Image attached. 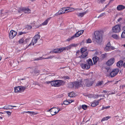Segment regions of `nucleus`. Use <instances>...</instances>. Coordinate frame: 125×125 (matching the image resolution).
<instances>
[{
	"label": "nucleus",
	"instance_id": "1",
	"mask_svg": "<svg viewBox=\"0 0 125 125\" xmlns=\"http://www.w3.org/2000/svg\"><path fill=\"white\" fill-rule=\"evenodd\" d=\"M94 35L95 39L94 41V42L95 44H100L102 40V33L99 31H96L94 32Z\"/></svg>",
	"mask_w": 125,
	"mask_h": 125
},
{
	"label": "nucleus",
	"instance_id": "2",
	"mask_svg": "<svg viewBox=\"0 0 125 125\" xmlns=\"http://www.w3.org/2000/svg\"><path fill=\"white\" fill-rule=\"evenodd\" d=\"M64 83V82L62 80H56L52 81L51 83V85L52 86L58 87L63 85Z\"/></svg>",
	"mask_w": 125,
	"mask_h": 125
},
{
	"label": "nucleus",
	"instance_id": "3",
	"mask_svg": "<svg viewBox=\"0 0 125 125\" xmlns=\"http://www.w3.org/2000/svg\"><path fill=\"white\" fill-rule=\"evenodd\" d=\"M41 104L40 100L36 99L33 98L32 100V108L33 109H36L35 107H36L38 105Z\"/></svg>",
	"mask_w": 125,
	"mask_h": 125
},
{
	"label": "nucleus",
	"instance_id": "4",
	"mask_svg": "<svg viewBox=\"0 0 125 125\" xmlns=\"http://www.w3.org/2000/svg\"><path fill=\"white\" fill-rule=\"evenodd\" d=\"M71 85L73 87L74 86H75V87H81L82 86H83V80H79L77 81L72 83Z\"/></svg>",
	"mask_w": 125,
	"mask_h": 125
},
{
	"label": "nucleus",
	"instance_id": "5",
	"mask_svg": "<svg viewBox=\"0 0 125 125\" xmlns=\"http://www.w3.org/2000/svg\"><path fill=\"white\" fill-rule=\"evenodd\" d=\"M83 86H86L89 87L92 85L93 82L87 79H86L83 80Z\"/></svg>",
	"mask_w": 125,
	"mask_h": 125
},
{
	"label": "nucleus",
	"instance_id": "6",
	"mask_svg": "<svg viewBox=\"0 0 125 125\" xmlns=\"http://www.w3.org/2000/svg\"><path fill=\"white\" fill-rule=\"evenodd\" d=\"M37 33L38 34L34 36L32 40V42L33 43L32 45H34V44L37 42L38 40L40 38V32H37Z\"/></svg>",
	"mask_w": 125,
	"mask_h": 125
},
{
	"label": "nucleus",
	"instance_id": "7",
	"mask_svg": "<svg viewBox=\"0 0 125 125\" xmlns=\"http://www.w3.org/2000/svg\"><path fill=\"white\" fill-rule=\"evenodd\" d=\"M26 88V86H19L15 88L14 91L15 92H22L24 91Z\"/></svg>",
	"mask_w": 125,
	"mask_h": 125
},
{
	"label": "nucleus",
	"instance_id": "8",
	"mask_svg": "<svg viewBox=\"0 0 125 125\" xmlns=\"http://www.w3.org/2000/svg\"><path fill=\"white\" fill-rule=\"evenodd\" d=\"M119 71V69H114L110 72L109 75L111 77H114L118 74Z\"/></svg>",
	"mask_w": 125,
	"mask_h": 125
},
{
	"label": "nucleus",
	"instance_id": "9",
	"mask_svg": "<svg viewBox=\"0 0 125 125\" xmlns=\"http://www.w3.org/2000/svg\"><path fill=\"white\" fill-rule=\"evenodd\" d=\"M112 30L114 32L116 33L119 32L121 30L120 25H115L112 28Z\"/></svg>",
	"mask_w": 125,
	"mask_h": 125
},
{
	"label": "nucleus",
	"instance_id": "10",
	"mask_svg": "<svg viewBox=\"0 0 125 125\" xmlns=\"http://www.w3.org/2000/svg\"><path fill=\"white\" fill-rule=\"evenodd\" d=\"M21 11H23L26 13H29L31 12V10L28 8H21L19 9L18 11L19 12H20Z\"/></svg>",
	"mask_w": 125,
	"mask_h": 125
},
{
	"label": "nucleus",
	"instance_id": "11",
	"mask_svg": "<svg viewBox=\"0 0 125 125\" xmlns=\"http://www.w3.org/2000/svg\"><path fill=\"white\" fill-rule=\"evenodd\" d=\"M80 65L82 69L84 70H88L90 68V65L88 64L81 63Z\"/></svg>",
	"mask_w": 125,
	"mask_h": 125
},
{
	"label": "nucleus",
	"instance_id": "12",
	"mask_svg": "<svg viewBox=\"0 0 125 125\" xmlns=\"http://www.w3.org/2000/svg\"><path fill=\"white\" fill-rule=\"evenodd\" d=\"M17 34V32L13 30H11L9 33V36L10 39H13L16 36Z\"/></svg>",
	"mask_w": 125,
	"mask_h": 125
},
{
	"label": "nucleus",
	"instance_id": "13",
	"mask_svg": "<svg viewBox=\"0 0 125 125\" xmlns=\"http://www.w3.org/2000/svg\"><path fill=\"white\" fill-rule=\"evenodd\" d=\"M54 57L53 56H50L46 58H43L42 57H40L38 58H37L36 59H33V61H39V60H42L43 59H52Z\"/></svg>",
	"mask_w": 125,
	"mask_h": 125
},
{
	"label": "nucleus",
	"instance_id": "14",
	"mask_svg": "<svg viewBox=\"0 0 125 125\" xmlns=\"http://www.w3.org/2000/svg\"><path fill=\"white\" fill-rule=\"evenodd\" d=\"M115 61L114 58H112L108 61L106 63V64L108 66L112 65L114 63Z\"/></svg>",
	"mask_w": 125,
	"mask_h": 125
},
{
	"label": "nucleus",
	"instance_id": "15",
	"mask_svg": "<svg viewBox=\"0 0 125 125\" xmlns=\"http://www.w3.org/2000/svg\"><path fill=\"white\" fill-rule=\"evenodd\" d=\"M86 96H88L89 98H97L99 97V94L95 95L89 94H87Z\"/></svg>",
	"mask_w": 125,
	"mask_h": 125
},
{
	"label": "nucleus",
	"instance_id": "16",
	"mask_svg": "<svg viewBox=\"0 0 125 125\" xmlns=\"http://www.w3.org/2000/svg\"><path fill=\"white\" fill-rule=\"evenodd\" d=\"M84 32V31L83 30L79 31L75 34L73 36H74V38L75 37H77L79 36L80 35L82 34Z\"/></svg>",
	"mask_w": 125,
	"mask_h": 125
},
{
	"label": "nucleus",
	"instance_id": "17",
	"mask_svg": "<svg viewBox=\"0 0 125 125\" xmlns=\"http://www.w3.org/2000/svg\"><path fill=\"white\" fill-rule=\"evenodd\" d=\"M62 47H61L54 49L52 51V52L55 53H56L60 52H62Z\"/></svg>",
	"mask_w": 125,
	"mask_h": 125
},
{
	"label": "nucleus",
	"instance_id": "18",
	"mask_svg": "<svg viewBox=\"0 0 125 125\" xmlns=\"http://www.w3.org/2000/svg\"><path fill=\"white\" fill-rule=\"evenodd\" d=\"M125 8V6L122 5H118L117 7V9L118 10H121Z\"/></svg>",
	"mask_w": 125,
	"mask_h": 125
},
{
	"label": "nucleus",
	"instance_id": "19",
	"mask_svg": "<svg viewBox=\"0 0 125 125\" xmlns=\"http://www.w3.org/2000/svg\"><path fill=\"white\" fill-rule=\"evenodd\" d=\"M111 47L110 44L109 42L108 43L106 47H105L104 50L105 51H108L110 50Z\"/></svg>",
	"mask_w": 125,
	"mask_h": 125
},
{
	"label": "nucleus",
	"instance_id": "20",
	"mask_svg": "<svg viewBox=\"0 0 125 125\" xmlns=\"http://www.w3.org/2000/svg\"><path fill=\"white\" fill-rule=\"evenodd\" d=\"M88 12V11L87 10L83 12L80 13H79V14H77V15H78V16L80 17H82L85 14L87 13Z\"/></svg>",
	"mask_w": 125,
	"mask_h": 125
},
{
	"label": "nucleus",
	"instance_id": "21",
	"mask_svg": "<svg viewBox=\"0 0 125 125\" xmlns=\"http://www.w3.org/2000/svg\"><path fill=\"white\" fill-rule=\"evenodd\" d=\"M123 64V62L122 61H118L117 63V66L120 68L122 66Z\"/></svg>",
	"mask_w": 125,
	"mask_h": 125
},
{
	"label": "nucleus",
	"instance_id": "22",
	"mask_svg": "<svg viewBox=\"0 0 125 125\" xmlns=\"http://www.w3.org/2000/svg\"><path fill=\"white\" fill-rule=\"evenodd\" d=\"M98 103L99 101H95L92 103L91 106L93 107H95L98 105Z\"/></svg>",
	"mask_w": 125,
	"mask_h": 125
},
{
	"label": "nucleus",
	"instance_id": "23",
	"mask_svg": "<svg viewBox=\"0 0 125 125\" xmlns=\"http://www.w3.org/2000/svg\"><path fill=\"white\" fill-rule=\"evenodd\" d=\"M76 95V94H75L73 92H72L68 94V96L70 97H73Z\"/></svg>",
	"mask_w": 125,
	"mask_h": 125
},
{
	"label": "nucleus",
	"instance_id": "24",
	"mask_svg": "<svg viewBox=\"0 0 125 125\" xmlns=\"http://www.w3.org/2000/svg\"><path fill=\"white\" fill-rule=\"evenodd\" d=\"M123 29L124 30L122 32L121 36V37L122 38H125V27H124L123 28Z\"/></svg>",
	"mask_w": 125,
	"mask_h": 125
},
{
	"label": "nucleus",
	"instance_id": "25",
	"mask_svg": "<svg viewBox=\"0 0 125 125\" xmlns=\"http://www.w3.org/2000/svg\"><path fill=\"white\" fill-rule=\"evenodd\" d=\"M50 19V18H48L44 22L39 25V27L41 26L42 25H47L48 22V21Z\"/></svg>",
	"mask_w": 125,
	"mask_h": 125
},
{
	"label": "nucleus",
	"instance_id": "26",
	"mask_svg": "<svg viewBox=\"0 0 125 125\" xmlns=\"http://www.w3.org/2000/svg\"><path fill=\"white\" fill-rule=\"evenodd\" d=\"M93 61L94 64L96 63L97 61L99 60V58L96 56L94 57L93 58Z\"/></svg>",
	"mask_w": 125,
	"mask_h": 125
},
{
	"label": "nucleus",
	"instance_id": "27",
	"mask_svg": "<svg viewBox=\"0 0 125 125\" xmlns=\"http://www.w3.org/2000/svg\"><path fill=\"white\" fill-rule=\"evenodd\" d=\"M37 24L36 23V22L34 21L33 22V23H32V24L33 27L34 28H37L39 27V25H37Z\"/></svg>",
	"mask_w": 125,
	"mask_h": 125
},
{
	"label": "nucleus",
	"instance_id": "28",
	"mask_svg": "<svg viewBox=\"0 0 125 125\" xmlns=\"http://www.w3.org/2000/svg\"><path fill=\"white\" fill-rule=\"evenodd\" d=\"M87 62L88 63L87 64H88L89 65H90V66L92 65L93 64L92 60L91 59H89L87 60Z\"/></svg>",
	"mask_w": 125,
	"mask_h": 125
},
{
	"label": "nucleus",
	"instance_id": "29",
	"mask_svg": "<svg viewBox=\"0 0 125 125\" xmlns=\"http://www.w3.org/2000/svg\"><path fill=\"white\" fill-rule=\"evenodd\" d=\"M27 40V39L25 40V41H24V39L23 38H22L19 40V42L20 44H22L23 43H26Z\"/></svg>",
	"mask_w": 125,
	"mask_h": 125
},
{
	"label": "nucleus",
	"instance_id": "30",
	"mask_svg": "<svg viewBox=\"0 0 125 125\" xmlns=\"http://www.w3.org/2000/svg\"><path fill=\"white\" fill-rule=\"evenodd\" d=\"M107 54V53H105L103 54H102L101 56V58L102 59H103L105 58H106Z\"/></svg>",
	"mask_w": 125,
	"mask_h": 125
},
{
	"label": "nucleus",
	"instance_id": "31",
	"mask_svg": "<svg viewBox=\"0 0 125 125\" xmlns=\"http://www.w3.org/2000/svg\"><path fill=\"white\" fill-rule=\"evenodd\" d=\"M104 84V82L102 81H98L97 83L96 86H101Z\"/></svg>",
	"mask_w": 125,
	"mask_h": 125
},
{
	"label": "nucleus",
	"instance_id": "32",
	"mask_svg": "<svg viewBox=\"0 0 125 125\" xmlns=\"http://www.w3.org/2000/svg\"><path fill=\"white\" fill-rule=\"evenodd\" d=\"M70 101L71 102H68L67 101H64L63 103L62 104V105L63 104L65 105H67L70 104V103H71L72 102H74L73 101Z\"/></svg>",
	"mask_w": 125,
	"mask_h": 125
},
{
	"label": "nucleus",
	"instance_id": "33",
	"mask_svg": "<svg viewBox=\"0 0 125 125\" xmlns=\"http://www.w3.org/2000/svg\"><path fill=\"white\" fill-rule=\"evenodd\" d=\"M88 54V52H86L84 53H82L81 55V57L82 58H84L86 57Z\"/></svg>",
	"mask_w": 125,
	"mask_h": 125
},
{
	"label": "nucleus",
	"instance_id": "34",
	"mask_svg": "<svg viewBox=\"0 0 125 125\" xmlns=\"http://www.w3.org/2000/svg\"><path fill=\"white\" fill-rule=\"evenodd\" d=\"M40 72V71L38 70H34L32 73L33 74V75H38V73H39Z\"/></svg>",
	"mask_w": 125,
	"mask_h": 125
},
{
	"label": "nucleus",
	"instance_id": "35",
	"mask_svg": "<svg viewBox=\"0 0 125 125\" xmlns=\"http://www.w3.org/2000/svg\"><path fill=\"white\" fill-rule=\"evenodd\" d=\"M55 107V108L57 109L58 110L57 112H56V111L54 112V114H52V115H54L58 113L61 110H62L61 109L58 108V107Z\"/></svg>",
	"mask_w": 125,
	"mask_h": 125
},
{
	"label": "nucleus",
	"instance_id": "36",
	"mask_svg": "<svg viewBox=\"0 0 125 125\" xmlns=\"http://www.w3.org/2000/svg\"><path fill=\"white\" fill-rule=\"evenodd\" d=\"M71 45H69V46H68L66 47H62V51H63L64 50H69L71 48Z\"/></svg>",
	"mask_w": 125,
	"mask_h": 125
},
{
	"label": "nucleus",
	"instance_id": "37",
	"mask_svg": "<svg viewBox=\"0 0 125 125\" xmlns=\"http://www.w3.org/2000/svg\"><path fill=\"white\" fill-rule=\"evenodd\" d=\"M86 50L87 49L86 47L82 48L81 49V53H82L85 52Z\"/></svg>",
	"mask_w": 125,
	"mask_h": 125
},
{
	"label": "nucleus",
	"instance_id": "38",
	"mask_svg": "<svg viewBox=\"0 0 125 125\" xmlns=\"http://www.w3.org/2000/svg\"><path fill=\"white\" fill-rule=\"evenodd\" d=\"M110 117L109 116H106V117H104L101 120V121L102 122L105 120H106L109 119Z\"/></svg>",
	"mask_w": 125,
	"mask_h": 125
},
{
	"label": "nucleus",
	"instance_id": "39",
	"mask_svg": "<svg viewBox=\"0 0 125 125\" xmlns=\"http://www.w3.org/2000/svg\"><path fill=\"white\" fill-rule=\"evenodd\" d=\"M59 11L60 12L59 13L60 14H61L65 13V11L63 9V8H61V10Z\"/></svg>",
	"mask_w": 125,
	"mask_h": 125
},
{
	"label": "nucleus",
	"instance_id": "40",
	"mask_svg": "<svg viewBox=\"0 0 125 125\" xmlns=\"http://www.w3.org/2000/svg\"><path fill=\"white\" fill-rule=\"evenodd\" d=\"M112 37H113L115 39H118L119 37L118 35L116 34H113L112 35Z\"/></svg>",
	"mask_w": 125,
	"mask_h": 125
},
{
	"label": "nucleus",
	"instance_id": "41",
	"mask_svg": "<svg viewBox=\"0 0 125 125\" xmlns=\"http://www.w3.org/2000/svg\"><path fill=\"white\" fill-rule=\"evenodd\" d=\"M82 107L83 109L85 110L87 108V106L86 105H82Z\"/></svg>",
	"mask_w": 125,
	"mask_h": 125
},
{
	"label": "nucleus",
	"instance_id": "42",
	"mask_svg": "<svg viewBox=\"0 0 125 125\" xmlns=\"http://www.w3.org/2000/svg\"><path fill=\"white\" fill-rule=\"evenodd\" d=\"M70 7H65L63 8V9L65 11H67L69 10Z\"/></svg>",
	"mask_w": 125,
	"mask_h": 125
},
{
	"label": "nucleus",
	"instance_id": "43",
	"mask_svg": "<svg viewBox=\"0 0 125 125\" xmlns=\"http://www.w3.org/2000/svg\"><path fill=\"white\" fill-rule=\"evenodd\" d=\"M62 78L63 79H64L65 80H66L67 79H70L69 77L67 76H63V77H62Z\"/></svg>",
	"mask_w": 125,
	"mask_h": 125
},
{
	"label": "nucleus",
	"instance_id": "44",
	"mask_svg": "<svg viewBox=\"0 0 125 125\" xmlns=\"http://www.w3.org/2000/svg\"><path fill=\"white\" fill-rule=\"evenodd\" d=\"M26 32H19L18 33V35H21L22 34H25L26 33Z\"/></svg>",
	"mask_w": 125,
	"mask_h": 125
},
{
	"label": "nucleus",
	"instance_id": "45",
	"mask_svg": "<svg viewBox=\"0 0 125 125\" xmlns=\"http://www.w3.org/2000/svg\"><path fill=\"white\" fill-rule=\"evenodd\" d=\"M110 107V106H107L106 107L103 106L102 109V110H103L104 109H108Z\"/></svg>",
	"mask_w": 125,
	"mask_h": 125
},
{
	"label": "nucleus",
	"instance_id": "46",
	"mask_svg": "<svg viewBox=\"0 0 125 125\" xmlns=\"http://www.w3.org/2000/svg\"><path fill=\"white\" fill-rule=\"evenodd\" d=\"M5 113H6L9 115L10 116L11 113V112L8 111H6L4 112Z\"/></svg>",
	"mask_w": 125,
	"mask_h": 125
},
{
	"label": "nucleus",
	"instance_id": "47",
	"mask_svg": "<svg viewBox=\"0 0 125 125\" xmlns=\"http://www.w3.org/2000/svg\"><path fill=\"white\" fill-rule=\"evenodd\" d=\"M59 11L57 12L53 16L54 17H55L56 16H57L59 15H61L59 13Z\"/></svg>",
	"mask_w": 125,
	"mask_h": 125
},
{
	"label": "nucleus",
	"instance_id": "48",
	"mask_svg": "<svg viewBox=\"0 0 125 125\" xmlns=\"http://www.w3.org/2000/svg\"><path fill=\"white\" fill-rule=\"evenodd\" d=\"M91 40L90 38H89L86 40V43H91Z\"/></svg>",
	"mask_w": 125,
	"mask_h": 125
},
{
	"label": "nucleus",
	"instance_id": "49",
	"mask_svg": "<svg viewBox=\"0 0 125 125\" xmlns=\"http://www.w3.org/2000/svg\"><path fill=\"white\" fill-rule=\"evenodd\" d=\"M74 38V36H73L71 38H68L67 40V41H70L72 40Z\"/></svg>",
	"mask_w": 125,
	"mask_h": 125
},
{
	"label": "nucleus",
	"instance_id": "50",
	"mask_svg": "<svg viewBox=\"0 0 125 125\" xmlns=\"http://www.w3.org/2000/svg\"><path fill=\"white\" fill-rule=\"evenodd\" d=\"M38 113L37 112H34L32 111V115H34L37 114Z\"/></svg>",
	"mask_w": 125,
	"mask_h": 125
},
{
	"label": "nucleus",
	"instance_id": "51",
	"mask_svg": "<svg viewBox=\"0 0 125 125\" xmlns=\"http://www.w3.org/2000/svg\"><path fill=\"white\" fill-rule=\"evenodd\" d=\"M26 28L28 30L31 29V26L27 25L26 26Z\"/></svg>",
	"mask_w": 125,
	"mask_h": 125
},
{
	"label": "nucleus",
	"instance_id": "52",
	"mask_svg": "<svg viewBox=\"0 0 125 125\" xmlns=\"http://www.w3.org/2000/svg\"><path fill=\"white\" fill-rule=\"evenodd\" d=\"M10 106H9V105L8 106H6V110H10V109H12V108H10Z\"/></svg>",
	"mask_w": 125,
	"mask_h": 125
},
{
	"label": "nucleus",
	"instance_id": "53",
	"mask_svg": "<svg viewBox=\"0 0 125 125\" xmlns=\"http://www.w3.org/2000/svg\"><path fill=\"white\" fill-rule=\"evenodd\" d=\"M105 14L104 13H102L100 15H99V16L98 17V18H99L100 17L103 16L104 15H105Z\"/></svg>",
	"mask_w": 125,
	"mask_h": 125
},
{
	"label": "nucleus",
	"instance_id": "54",
	"mask_svg": "<svg viewBox=\"0 0 125 125\" xmlns=\"http://www.w3.org/2000/svg\"><path fill=\"white\" fill-rule=\"evenodd\" d=\"M82 10V9L80 8H74L73 10Z\"/></svg>",
	"mask_w": 125,
	"mask_h": 125
},
{
	"label": "nucleus",
	"instance_id": "55",
	"mask_svg": "<svg viewBox=\"0 0 125 125\" xmlns=\"http://www.w3.org/2000/svg\"><path fill=\"white\" fill-rule=\"evenodd\" d=\"M9 13V11L8 10H7L5 11L4 14L5 15H6V14H8Z\"/></svg>",
	"mask_w": 125,
	"mask_h": 125
},
{
	"label": "nucleus",
	"instance_id": "56",
	"mask_svg": "<svg viewBox=\"0 0 125 125\" xmlns=\"http://www.w3.org/2000/svg\"><path fill=\"white\" fill-rule=\"evenodd\" d=\"M71 45V47L73 46V47H75L76 45L75 44H72L70 45Z\"/></svg>",
	"mask_w": 125,
	"mask_h": 125
},
{
	"label": "nucleus",
	"instance_id": "57",
	"mask_svg": "<svg viewBox=\"0 0 125 125\" xmlns=\"http://www.w3.org/2000/svg\"><path fill=\"white\" fill-rule=\"evenodd\" d=\"M115 92H111L109 93V94H115Z\"/></svg>",
	"mask_w": 125,
	"mask_h": 125
},
{
	"label": "nucleus",
	"instance_id": "58",
	"mask_svg": "<svg viewBox=\"0 0 125 125\" xmlns=\"http://www.w3.org/2000/svg\"><path fill=\"white\" fill-rule=\"evenodd\" d=\"M10 106L11 107H16L17 106H12V105H9V106Z\"/></svg>",
	"mask_w": 125,
	"mask_h": 125
},
{
	"label": "nucleus",
	"instance_id": "59",
	"mask_svg": "<svg viewBox=\"0 0 125 125\" xmlns=\"http://www.w3.org/2000/svg\"><path fill=\"white\" fill-rule=\"evenodd\" d=\"M122 20V18H120L118 19L117 20V21L119 22L120 21Z\"/></svg>",
	"mask_w": 125,
	"mask_h": 125
},
{
	"label": "nucleus",
	"instance_id": "60",
	"mask_svg": "<svg viewBox=\"0 0 125 125\" xmlns=\"http://www.w3.org/2000/svg\"><path fill=\"white\" fill-rule=\"evenodd\" d=\"M52 81H47L46 82V83L47 84H49L50 83H51H51L52 82Z\"/></svg>",
	"mask_w": 125,
	"mask_h": 125
},
{
	"label": "nucleus",
	"instance_id": "61",
	"mask_svg": "<svg viewBox=\"0 0 125 125\" xmlns=\"http://www.w3.org/2000/svg\"><path fill=\"white\" fill-rule=\"evenodd\" d=\"M55 108V107H53L51 108V109H50L49 110H48V111H51V112L52 111H51V110L52 109H53Z\"/></svg>",
	"mask_w": 125,
	"mask_h": 125
},
{
	"label": "nucleus",
	"instance_id": "62",
	"mask_svg": "<svg viewBox=\"0 0 125 125\" xmlns=\"http://www.w3.org/2000/svg\"><path fill=\"white\" fill-rule=\"evenodd\" d=\"M101 96H103V97H105V96H104V95H99V97H101Z\"/></svg>",
	"mask_w": 125,
	"mask_h": 125
},
{
	"label": "nucleus",
	"instance_id": "63",
	"mask_svg": "<svg viewBox=\"0 0 125 125\" xmlns=\"http://www.w3.org/2000/svg\"><path fill=\"white\" fill-rule=\"evenodd\" d=\"M123 67L125 68V62L124 63H123Z\"/></svg>",
	"mask_w": 125,
	"mask_h": 125
},
{
	"label": "nucleus",
	"instance_id": "64",
	"mask_svg": "<svg viewBox=\"0 0 125 125\" xmlns=\"http://www.w3.org/2000/svg\"><path fill=\"white\" fill-rule=\"evenodd\" d=\"M125 87V85H123L122 86V88Z\"/></svg>",
	"mask_w": 125,
	"mask_h": 125
}]
</instances>
